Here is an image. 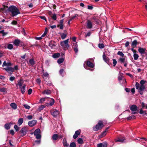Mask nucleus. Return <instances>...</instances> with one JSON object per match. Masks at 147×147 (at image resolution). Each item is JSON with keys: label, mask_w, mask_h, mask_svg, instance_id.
I'll return each mask as SVG.
<instances>
[{"label": "nucleus", "mask_w": 147, "mask_h": 147, "mask_svg": "<svg viewBox=\"0 0 147 147\" xmlns=\"http://www.w3.org/2000/svg\"><path fill=\"white\" fill-rule=\"evenodd\" d=\"M145 81L144 80H141L140 82V84L138 82L136 83L135 86L136 89L141 95L143 94V92L145 90V86L144 84Z\"/></svg>", "instance_id": "f257e3e1"}, {"label": "nucleus", "mask_w": 147, "mask_h": 147, "mask_svg": "<svg viewBox=\"0 0 147 147\" xmlns=\"http://www.w3.org/2000/svg\"><path fill=\"white\" fill-rule=\"evenodd\" d=\"M8 10L11 13L12 17L15 16L20 14L19 9L16 6L13 5L9 7Z\"/></svg>", "instance_id": "f03ea898"}, {"label": "nucleus", "mask_w": 147, "mask_h": 147, "mask_svg": "<svg viewBox=\"0 0 147 147\" xmlns=\"http://www.w3.org/2000/svg\"><path fill=\"white\" fill-rule=\"evenodd\" d=\"M103 126L102 122L100 121L95 127H93V129L94 131H97L101 129Z\"/></svg>", "instance_id": "7ed1b4c3"}, {"label": "nucleus", "mask_w": 147, "mask_h": 147, "mask_svg": "<svg viewBox=\"0 0 147 147\" xmlns=\"http://www.w3.org/2000/svg\"><path fill=\"white\" fill-rule=\"evenodd\" d=\"M69 39H68L64 41L61 42V45L62 47L64 49L66 48H68L69 47V45L68 44Z\"/></svg>", "instance_id": "20e7f679"}, {"label": "nucleus", "mask_w": 147, "mask_h": 147, "mask_svg": "<svg viewBox=\"0 0 147 147\" xmlns=\"http://www.w3.org/2000/svg\"><path fill=\"white\" fill-rule=\"evenodd\" d=\"M13 43L14 45L17 47L19 46L20 47H21L24 45V44L23 42L21 41L19 39H15Z\"/></svg>", "instance_id": "39448f33"}, {"label": "nucleus", "mask_w": 147, "mask_h": 147, "mask_svg": "<svg viewBox=\"0 0 147 147\" xmlns=\"http://www.w3.org/2000/svg\"><path fill=\"white\" fill-rule=\"evenodd\" d=\"M51 114L54 117H56L59 114V111L56 109H52L50 110Z\"/></svg>", "instance_id": "423d86ee"}, {"label": "nucleus", "mask_w": 147, "mask_h": 147, "mask_svg": "<svg viewBox=\"0 0 147 147\" xmlns=\"http://www.w3.org/2000/svg\"><path fill=\"white\" fill-rule=\"evenodd\" d=\"M3 69L5 70L10 74H12V73L14 71V69L11 67H8L7 68H4Z\"/></svg>", "instance_id": "0eeeda50"}, {"label": "nucleus", "mask_w": 147, "mask_h": 147, "mask_svg": "<svg viewBox=\"0 0 147 147\" xmlns=\"http://www.w3.org/2000/svg\"><path fill=\"white\" fill-rule=\"evenodd\" d=\"M37 123V121L35 120H33L29 121L28 123V125L30 127H33Z\"/></svg>", "instance_id": "6e6552de"}, {"label": "nucleus", "mask_w": 147, "mask_h": 147, "mask_svg": "<svg viewBox=\"0 0 147 147\" xmlns=\"http://www.w3.org/2000/svg\"><path fill=\"white\" fill-rule=\"evenodd\" d=\"M27 132L26 128L25 127H22L20 131V132L22 134V136H23L26 134Z\"/></svg>", "instance_id": "1a4fd4ad"}, {"label": "nucleus", "mask_w": 147, "mask_h": 147, "mask_svg": "<svg viewBox=\"0 0 147 147\" xmlns=\"http://www.w3.org/2000/svg\"><path fill=\"white\" fill-rule=\"evenodd\" d=\"M49 46L51 48H55L56 44L54 41H51L49 44Z\"/></svg>", "instance_id": "9d476101"}, {"label": "nucleus", "mask_w": 147, "mask_h": 147, "mask_svg": "<svg viewBox=\"0 0 147 147\" xmlns=\"http://www.w3.org/2000/svg\"><path fill=\"white\" fill-rule=\"evenodd\" d=\"M130 109L132 111V114H135L136 113L135 112L137 110V107L135 105H132L130 107Z\"/></svg>", "instance_id": "9b49d317"}, {"label": "nucleus", "mask_w": 147, "mask_h": 147, "mask_svg": "<svg viewBox=\"0 0 147 147\" xmlns=\"http://www.w3.org/2000/svg\"><path fill=\"white\" fill-rule=\"evenodd\" d=\"M104 60L108 64L109 63V58L105 55V53H104L102 56Z\"/></svg>", "instance_id": "f8f14e48"}, {"label": "nucleus", "mask_w": 147, "mask_h": 147, "mask_svg": "<svg viewBox=\"0 0 147 147\" xmlns=\"http://www.w3.org/2000/svg\"><path fill=\"white\" fill-rule=\"evenodd\" d=\"M26 85L25 84H23L22 86L20 87V90L22 94H24L26 91L25 87Z\"/></svg>", "instance_id": "ddd939ff"}, {"label": "nucleus", "mask_w": 147, "mask_h": 147, "mask_svg": "<svg viewBox=\"0 0 147 147\" xmlns=\"http://www.w3.org/2000/svg\"><path fill=\"white\" fill-rule=\"evenodd\" d=\"M97 147H107V143L106 142H104L98 144L97 145Z\"/></svg>", "instance_id": "4468645a"}, {"label": "nucleus", "mask_w": 147, "mask_h": 147, "mask_svg": "<svg viewBox=\"0 0 147 147\" xmlns=\"http://www.w3.org/2000/svg\"><path fill=\"white\" fill-rule=\"evenodd\" d=\"M87 28L89 29H91L92 28V22L88 20H87Z\"/></svg>", "instance_id": "2eb2a0df"}, {"label": "nucleus", "mask_w": 147, "mask_h": 147, "mask_svg": "<svg viewBox=\"0 0 147 147\" xmlns=\"http://www.w3.org/2000/svg\"><path fill=\"white\" fill-rule=\"evenodd\" d=\"M73 48L74 49L75 52L76 53H77L78 52V45L76 43H73Z\"/></svg>", "instance_id": "dca6fc26"}, {"label": "nucleus", "mask_w": 147, "mask_h": 147, "mask_svg": "<svg viewBox=\"0 0 147 147\" xmlns=\"http://www.w3.org/2000/svg\"><path fill=\"white\" fill-rule=\"evenodd\" d=\"M63 144L64 147H70L69 144L67 143L66 139L65 138L63 139Z\"/></svg>", "instance_id": "f3484780"}, {"label": "nucleus", "mask_w": 147, "mask_h": 147, "mask_svg": "<svg viewBox=\"0 0 147 147\" xmlns=\"http://www.w3.org/2000/svg\"><path fill=\"white\" fill-rule=\"evenodd\" d=\"M86 65L87 66L91 68H93L94 67V65L93 63L90 62V61H88L86 62Z\"/></svg>", "instance_id": "a211bd4d"}, {"label": "nucleus", "mask_w": 147, "mask_h": 147, "mask_svg": "<svg viewBox=\"0 0 147 147\" xmlns=\"http://www.w3.org/2000/svg\"><path fill=\"white\" fill-rule=\"evenodd\" d=\"M18 84H16V86L18 85L19 87L21 86H22L23 85V83L24 82L23 81L22 79H20L18 81Z\"/></svg>", "instance_id": "6ab92c4d"}, {"label": "nucleus", "mask_w": 147, "mask_h": 147, "mask_svg": "<svg viewBox=\"0 0 147 147\" xmlns=\"http://www.w3.org/2000/svg\"><path fill=\"white\" fill-rule=\"evenodd\" d=\"M109 127L105 129V130L102 133L101 135L100 136V138L103 137L106 135L107 133V132L108 129H109Z\"/></svg>", "instance_id": "aec40b11"}, {"label": "nucleus", "mask_w": 147, "mask_h": 147, "mask_svg": "<svg viewBox=\"0 0 147 147\" xmlns=\"http://www.w3.org/2000/svg\"><path fill=\"white\" fill-rule=\"evenodd\" d=\"M146 50V49L145 48L139 47L138 51L140 54H143L145 53Z\"/></svg>", "instance_id": "412c9836"}, {"label": "nucleus", "mask_w": 147, "mask_h": 147, "mask_svg": "<svg viewBox=\"0 0 147 147\" xmlns=\"http://www.w3.org/2000/svg\"><path fill=\"white\" fill-rule=\"evenodd\" d=\"M125 138L124 137L122 138H118L117 139H115V141L117 142H123L125 140Z\"/></svg>", "instance_id": "4be33fe9"}, {"label": "nucleus", "mask_w": 147, "mask_h": 147, "mask_svg": "<svg viewBox=\"0 0 147 147\" xmlns=\"http://www.w3.org/2000/svg\"><path fill=\"white\" fill-rule=\"evenodd\" d=\"M23 119L22 118H20L18 121V125H21L23 122Z\"/></svg>", "instance_id": "5701e85b"}, {"label": "nucleus", "mask_w": 147, "mask_h": 147, "mask_svg": "<svg viewBox=\"0 0 147 147\" xmlns=\"http://www.w3.org/2000/svg\"><path fill=\"white\" fill-rule=\"evenodd\" d=\"M51 91L49 90H45L42 92V94H46L48 95L51 94Z\"/></svg>", "instance_id": "b1692460"}, {"label": "nucleus", "mask_w": 147, "mask_h": 147, "mask_svg": "<svg viewBox=\"0 0 147 147\" xmlns=\"http://www.w3.org/2000/svg\"><path fill=\"white\" fill-rule=\"evenodd\" d=\"M137 43L138 42L137 40H134L132 42L131 47H136Z\"/></svg>", "instance_id": "393cba45"}, {"label": "nucleus", "mask_w": 147, "mask_h": 147, "mask_svg": "<svg viewBox=\"0 0 147 147\" xmlns=\"http://www.w3.org/2000/svg\"><path fill=\"white\" fill-rule=\"evenodd\" d=\"M10 105L12 108L14 109H16L17 108V105L15 103H12Z\"/></svg>", "instance_id": "a878e982"}, {"label": "nucleus", "mask_w": 147, "mask_h": 147, "mask_svg": "<svg viewBox=\"0 0 147 147\" xmlns=\"http://www.w3.org/2000/svg\"><path fill=\"white\" fill-rule=\"evenodd\" d=\"M40 130L39 129H37L35 130L34 133V136L40 134Z\"/></svg>", "instance_id": "bb28decb"}, {"label": "nucleus", "mask_w": 147, "mask_h": 147, "mask_svg": "<svg viewBox=\"0 0 147 147\" xmlns=\"http://www.w3.org/2000/svg\"><path fill=\"white\" fill-rule=\"evenodd\" d=\"M60 55V53H54L53 55V57L54 58H57L59 57Z\"/></svg>", "instance_id": "cd10ccee"}, {"label": "nucleus", "mask_w": 147, "mask_h": 147, "mask_svg": "<svg viewBox=\"0 0 147 147\" xmlns=\"http://www.w3.org/2000/svg\"><path fill=\"white\" fill-rule=\"evenodd\" d=\"M59 137V136L57 134H55L53 135L52 136V139L53 140H55L58 139Z\"/></svg>", "instance_id": "c85d7f7f"}, {"label": "nucleus", "mask_w": 147, "mask_h": 147, "mask_svg": "<svg viewBox=\"0 0 147 147\" xmlns=\"http://www.w3.org/2000/svg\"><path fill=\"white\" fill-rule=\"evenodd\" d=\"M49 76V74L47 72H44L43 74V77L45 80Z\"/></svg>", "instance_id": "c756f323"}, {"label": "nucleus", "mask_w": 147, "mask_h": 147, "mask_svg": "<svg viewBox=\"0 0 147 147\" xmlns=\"http://www.w3.org/2000/svg\"><path fill=\"white\" fill-rule=\"evenodd\" d=\"M64 59L63 58L61 57L59 58L57 61V62L59 64H60L62 63L64 61Z\"/></svg>", "instance_id": "7c9ffc66"}, {"label": "nucleus", "mask_w": 147, "mask_h": 147, "mask_svg": "<svg viewBox=\"0 0 147 147\" xmlns=\"http://www.w3.org/2000/svg\"><path fill=\"white\" fill-rule=\"evenodd\" d=\"M49 99H50L49 103L50 105L52 106L54 105L55 103V100L53 98H50Z\"/></svg>", "instance_id": "2f4dec72"}, {"label": "nucleus", "mask_w": 147, "mask_h": 147, "mask_svg": "<svg viewBox=\"0 0 147 147\" xmlns=\"http://www.w3.org/2000/svg\"><path fill=\"white\" fill-rule=\"evenodd\" d=\"M5 127L6 129H9L10 127V123H6L5 125Z\"/></svg>", "instance_id": "473e14b6"}, {"label": "nucleus", "mask_w": 147, "mask_h": 147, "mask_svg": "<svg viewBox=\"0 0 147 147\" xmlns=\"http://www.w3.org/2000/svg\"><path fill=\"white\" fill-rule=\"evenodd\" d=\"M123 74L119 72V76H118V80L119 81H120L123 78Z\"/></svg>", "instance_id": "72a5a7b5"}, {"label": "nucleus", "mask_w": 147, "mask_h": 147, "mask_svg": "<svg viewBox=\"0 0 147 147\" xmlns=\"http://www.w3.org/2000/svg\"><path fill=\"white\" fill-rule=\"evenodd\" d=\"M133 57L134 58V59L135 60H137L138 59L139 57V56L138 55V54L136 53H134Z\"/></svg>", "instance_id": "f704fd0d"}, {"label": "nucleus", "mask_w": 147, "mask_h": 147, "mask_svg": "<svg viewBox=\"0 0 147 147\" xmlns=\"http://www.w3.org/2000/svg\"><path fill=\"white\" fill-rule=\"evenodd\" d=\"M0 33H1L2 34L3 36H4L5 35L7 34L8 33L7 32H4V30H2L0 31Z\"/></svg>", "instance_id": "c9c22d12"}, {"label": "nucleus", "mask_w": 147, "mask_h": 147, "mask_svg": "<svg viewBox=\"0 0 147 147\" xmlns=\"http://www.w3.org/2000/svg\"><path fill=\"white\" fill-rule=\"evenodd\" d=\"M13 46L12 44H9L8 45L7 48L9 50H11L13 48Z\"/></svg>", "instance_id": "e433bc0d"}, {"label": "nucleus", "mask_w": 147, "mask_h": 147, "mask_svg": "<svg viewBox=\"0 0 147 147\" xmlns=\"http://www.w3.org/2000/svg\"><path fill=\"white\" fill-rule=\"evenodd\" d=\"M139 113L140 114H143L144 115H146L147 114L146 111H143L142 109L140 110Z\"/></svg>", "instance_id": "4c0bfd02"}, {"label": "nucleus", "mask_w": 147, "mask_h": 147, "mask_svg": "<svg viewBox=\"0 0 147 147\" xmlns=\"http://www.w3.org/2000/svg\"><path fill=\"white\" fill-rule=\"evenodd\" d=\"M29 63L32 65H33L34 64V61L33 59H30L29 61Z\"/></svg>", "instance_id": "58836bf2"}, {"label": "nucleus", "mask_w": 147, "mask_h": 147, "mask_svg": "<svg viewBox=\"0 0 147 147\" xmlns=\"http://www.w3.org/2000/svg\"><path fill=\"white\" fill-rule=\"evenodd\" d=\"M127 120H130L132 119H135V116L134 115H132L130 116L129 117H128L127 118Z\"/></svg>", "instance_id": "ea45409f"}, {"label": "nucleus", "mask_w": 147, "mask_h": 147, "mask_svg": "<svg viewBox=\"0 0 147 147\" xmlns=\"http://www.w3.org/2000/svg\"><path fill=\"white\" fill-rule=\"evenodd\" d=\"M47 98H41L39 100V103H42L44 101H45Z\"/></svg>", "instance_id": "a19ab883"}, {"label": "nucleus", "mask_w": 147, "mask_h": 147, "mask_svg": "<svg viewBox=\"0 0 147 147\" xmlns=\"http://www.w3.org/2000/svg\"><path fill=\"white\" fill-rule=\"evenodd\" d=\"M45 107V106L43 105H41L39 106L38 108V110L40 111L42 110Z\"/></svg>", "instance_id": "79ce46f5"}, {"label": "nucleus", "mask_w": 147, "mask_h": 147, "mask_svg": "<svg viewBox=\"0 0 147 147\" xmlns=\"http://www.w3.org/2000/svg\"><path fill=\"white\" fill-rule=\"evenodd\" d=\"M66 34L64 33L62 34L61 35V38L63 39H65L66 37Z\"/></svg>", "instance_id": "37998d69"}, {"label": "nucleus", "mask_w": 147, "mask_h": 147, "mask_svg": "<svg viewBox=\"0 0 147 147\" xmlns=\"http://www.w3.org/2000/svg\"><path fill=\"white\" fill-rule=\"evenodd\" d=\"M70 147H76V145L75 143L74 142H72L71 143Z\"/></svg>", "instance_id": "c03bdc74"}, {"label": "nucleus", "mask_w": 147, "mask_h": 147, "mask_svg": "<svg viewBox=\"0 0 147 147\" xmlns=\"http://www.w3.org/2000/svg\"><path fill=\"white\" fill-rule=\"evenodd\" d=\"M78 142L79 144H82L83 143V140L82 138H79L78 140Z\"/></svg>", "instance_id": "a18cd8bd"}, {"label": "nucleus", "mask_w": 147, "mask_h": 147, "mask_svg": "<svg viewBox=\"0 0 147 147\" xmlns=\"http://www.w3.org/2000/svg\"><path fill=\"white\" fill-rule=\"evenodd\" d=\"M117 54L120 56L123 57L124 56V54L121 51H118L117 52Z\"/></svg>", "instance_id": "49530a36"}, {"label": "nucleus", "mask_w": 147, "mask_h": 147, "mask_svg": "<svg viewBox=\"0 0 147 147\" xmlns=\"http://www.w3.org/2000/svg\"><path fill=\"white\" fill-rule=\"evenodd\" d=\"M51 18L53 19V20H55L57 19L56 14L55 13L54 14L53 16H51Z\"/></svg>", "instance_id": "de8ad7c7"}, {"label": "nucleus", "mask_w": 147, "mask_h": 147, "mask_svg": "<svg viewBox=\"0 0 147 147\" xmlns=\"http://www.w3.org/2000/svg\"><path fill=\"white\" fill-rule=\"evenodd\" d=\"M98 47L99 48L102 49L104 47V45L102 44H99L98 45Z\"/></svg>", "instance_id": "09e8293b"}, {"label": "nucleus", "mask_w": 147, "mask_h": 147, "mask_svg": "<svg viewBox=\"0 0 147 147\" xmlns=\"http://www.w3.org/2000/svg\"><path fill=\"white\" fill-rule=\"evenodd\" d=\"M23 106L24 108L26 109H29L30 108V107L27 104L24 105Z\"/></svg>", "instance_id": "8fccbe9b"}, {"label": "nucleus", "mask_w": 147, "mask_h": 147, "mask_svg": "<svg viewBox=\"0 0 147 147\" xmlns=\"http://www.w3.org/2000/svg\"><path fill=\"white\" fill-rule=\"evenodd\" d=\"M14 127L16 131H18L19 130V128L17 125H15L14 126Z\"/></svg>", "instance_id": "3c124183"}, {"label": "nucleus", "mask_w": 147, "mask_h": 147, "mask_svg": "<svg viewBox=\"0 0 147 147\" xmlns=\"http://www.w3.org/2000/svg\"><path fill=\"white\" fill-rule=\"evenodd\" d=\"M35 136H36V138L37 139H41V136L40 134L37 135H36Z\"/></svg>", "instance_id": "603ef678"}, {"label": "nucleus", "mask_w": 147, "mask_h": 147, "mask_svg": "<svg viewBox=\"0 0 147 147\" xmlns=\"http://www.w3.org/2000/svg\"><path fill=\"white\" fill-rule=\"evenodd\" d=\"M15 78L14 76H11L9 79V80L11 81H13L15 80Z\"/></svg>", "instance_id": "864d4df0"}, {"label": "nucleus", "mask_w": 147, "mask_h": 147, "mask_svg": "<svg viewBox=\"0 0 147 147\" xmlns=\"http://www.w3.org/2000/svg\"><path fill=\"white\" fill-rule=\"evenodd\" d=\"M113 66H115L117 63V61L115 59H113Z\"/></svg>", "instance_id": "5fc2aeb1"}, {"label": "nucleus", "mask_w": 147, "mask_h": 147, "mask_svg": "<svg viewBox=\"0 0 147 147\" xmlns=\"http://www.w3.org/2000/svg\"><path fill=\"white\" fill-rule=\"evenodd\" d=\"M64 72V70L63 69H61L59 70V73L61 75H62V76H63L62 75V74Z\"/></svg>", "instance_id": "6e6d98bb"}, {"label": "nucleus", "mask_w": 147, "mask_h": 147, "mask_svg": "<svg viewBox=\"0 0 147 147\" xmlns=\"http://www.w3.org/2000/svg\"><path fill=\"white\" fill-rule=\"evenodd\" d=\"M119 61L122 63H124L125 59L124 58H120L119 59Z\"/></svg>", "instance_id": "4d7b16f0"}, {"label": "nucleus", "mask_w": 147, "mask_h": 147, "mask_svg": "<svg viewBox=\"0 0 147 147\" xmlns=\"http://www.w3.org/2000/svg\"><path fill=\"white\" fill-rule=\"evenodd\" d=\"M32 90L31 88H30L28 90V94L29 95L30 94L32 93Z\"/></svg>", "instance_id": "13d9d810"}, {"label": "nucleus", "mask_w": 147, "mask_h": 147, "mask_svg": "<svg viewBox=\"0 0 147 147\" xmlns=\"http://www.w3.org/2000/svg\"><path fill=\"white\" fill-rule=\"evenodd\" d=\"M40 18L41 19L45 20L46 22H47V20L45 16H39Z\"/></svg>", "instance_id": "bf43d9fd"}, {"label": "nucleus", "mask_w": 147, "mask_h": 147, "mask_svg": "<svg viewBox=\"0 0 147 147\" xmlns=\"http://www.w3.org/2000/svg\"><path fill=\"white\" fill-rule=\"evenodd\" d=\"M77 16H79V15L78 14H76L74 16L71 17V18L73 19H74Z\"/></svg>", "instance_id": "052dcab7"}, {"label": "nucleus", "mask_w": 147, "mask_h": 147, "mask_svg": "<svg viewBox=\"0 0 147 147\" xmlns=\"http://www.w3.org/2000/svg\"><path fill=\"white\" fill-rule=\"evenodd\" d=\"M17 22L16 21H13L11 22V24L13 25H16L17 24Z\"/></svg>", "instance_id": "680f3d73"}, {"label": "nucleus", "mask_w": 147, "mask_h": 147, "mask_svg": "<svg viewBox=\"0 0 147 147\" xmlns=\"http://www.w3.org/2000/svg\"><path fill=\"white\" fill-rule=\"evenodd\" d=\"M27 118V119L29 120H30L32 119V116L31 115H29L28 116Z\"/></svg>", "instance_id": "e2e57ef3"}, {"label": "nucleus", "mask_w": 147, "mask_h": 147, "mask_svg": "<svg viewBox=\"0 0 147 147\" xmlns=\"http://www.w3.org/2000/svg\"><path fill=\"white\" fill-rule=\"evenodd\" d=\"M132 47V48L131 49V50L134 53H136V50H135V49H134V48L135 47Z\"/></svg>", "instance_id": "0e129e2a"}, {"label": "nucleus", "mask_w": 147, "mask_h": 147, "mask_svg": "<svg viewBox=\"0 0 147 147\" xmlns=\"http://www.w3.org/2000/svg\"><path fill=\"white\" fill-rule=\"evenodd\" d=\"M129 42L128 41H127L125 44V47H128L129 46Z\"/></svg>", "instance_id": "69168bd1"}, {"label": "nucleus", "mask_w": 147, "mask_h": 147, "mask_svg": "<svg viewBox=\"0 0 147 147\" xmlns=\"http://www.w3.org/2000/svg\"><path fill=\"white\" fill-rule=\"evenodd\" d=\"M36 82L38 84H39L41 82V80L40 79L38 78L36 79Z\"/></svg>", "instance_id": "338daca9"}, {"label": "nucleus", "mask_w": 147, "mask_h": 147, "mask_svg": "<svg viewBox=\"0 0 147 147\" xmlns=\"http://www.w3.org/2000/svg\"><path fill=\"white\" fill-rule=\"evenodd\" d=\"M7 63H6L5 61H4L2 65V66L3 67H4L5 66H7Z\"/></svg>", "instance_id": "774afa93"}]
</instances>
